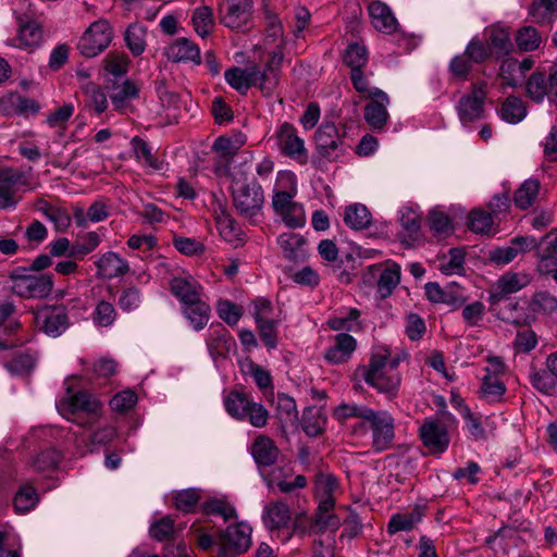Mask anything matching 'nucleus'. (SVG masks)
Here are the masks:
<instances>
[{"instance_id": "1", "label": "nucleus", "mask_w": 557, "mask_h": 557, "mask_svg": "<svg viewBox=\"0 0 557 557\" xmlns=\"http://www.w3.org/2000/svg\"><path fill=\"white\" fill-rule=\"evenodd\" d=\"M252 171V162L248 160L235 165L231 173L230 188L236 213L251 224H257L262 218L264 193Z\"/></svg>"}, {"instance_id": "2", "label": "nucleus", "mask_w": 557, "mask_h": 557, "mask_svg": "<svg viewBox=\"0 0 557 557\" xmlns=\"http://www.w3.org/2000/svg\"><path fill=\"white\" fill-rule=\"evenodd\" d=\"M399 359L392 358L388 351L373 352L369 364L362 367L361 376L364 382L379 393L394 398L399 389L401 377L398 371Z\"/></svg>"}, {"instance_id": "3", "label": "nucleus", "mask_w": 557, "mask_h": 557, "mask_svg": "<svg viewBox=\"0 0 557 557\" xmlns=\"http://www.w3.org/2000/svg\"><path fill=\"white\" fill-rule=\"evenodd\" d=\"M371 432L372 449L382 453L393 446L395 440V419L386 410L370 409L363 422L352 425V434L364 436Z\"/></svg>"}, {"instance_id": "4", "label": "nucleus", "mask_w": 557, "mask_h": 557, "mask_svg": "<svg viewBox=\"0 0 557 557\" xmlns=\"http://www.w3.org/2000/svg\"><path fill=\"white\" fill-rule=\"evenodd\" d=\"M8 278L12 283V292L25 299L48 297L53 288L52 275L32 274L25 267L14 268Z\"/></svg>"}, {"instance_id": "5", "label": "nucleus", "mask_w": 557, "mask_h": 557, "mask_svg": "<svg viewBox=\"0 0 557 557\" xmlns=\"http://www.w3.org/2000/svg\"><path fill=\"white\" fill-rule=\"evenodd\" d=\"M525 96L535 103H542L545 98L557 108V65L546 72L536 70L524 82Z\"/></svg>"}, {"instance_id": "6", "label": "nucleus", "mask_w": 557, "mask_h": 557, "mask_svg": "<svg viewBox=\"0 0 557 557\" xmlns=\"http://www.w3.org/2000/svg\"><path fill=\"white\" fill-rule=\"evenodd\" d=\"M113 29L107 20H98L89 25L78 40L77 49L85 58H94L111 44Z\"/></svg>"}, {"instance_id": "7", "label": "nucleus", "mask_w": 557, "mask_h": 557, "mask_svg": "<svg viewBox=\"0 0 557 557\" xmlns=\"http://www.w3.org/2000/svg\"><path fill=\"white\" fill-rule=\"evenodd\" d=\"M67 394L69 396L61 400L60 409L71 414L87 413V421L79 422L82 426L91 425L101 416L102 403L92 394L86 391L72 393L70 387H67Z\"/></svg>"}, {"instance_id": "8", "label": "nucleus", "mask_w": 557, "mask_h": 557, "mask_svg": "<svg viewBox=\"0 0 557 557\" xmlns=\"http://www.w3.org/2000/svg\"><path fill=\"white\" fill-rule=\"evenodd\" d=\"M314 141L318 152L331 161H336L341 156H344L350 147L332 122L323 123L317 129Z\"/></svg>"}, {"instance_id": "9", "label": "nucleus", "mask_w": 557, "mask_h": 557, "mask_svg": "<svg viewBox=\"0 0 557 557\" xmlns=\"http://www.w3.org/2000/svg\"><path fill=\"white\" fill-rule=\"evenodd\" d=\"M38 331L50 337H59L70 326V318L64 306H44L34 313Z\"/></svg>"}, {"instance_id": "10", "label": "nucleus", "mask_w": 557, "mask_h": 557, "mask_svg": "<svg viewBox=\"0 0 557 557\" xmlns=\"http://www.w3.org/2000/svg\"><path fill=\"white\" fill-rule=\"evenodd\" d=\"M420 440L430 455L444 454L450 444L447 425L437 418H426L419 429Z\"/></svg>"}, {"instance_id": "11", "label": "nucleus", "mask_w": 557, "mask_h": 557, "mask_svg": "<svg viewBox=\"0 0 557 557\" xmlns=\"http://www.w3.org/2000/svg\"><path fill=\"white\" fill-rule=\"evenodd\" d=\"M251 528L243 522L227 527L215 557H236L251 545Z\"/></svg>"}, {"instance_id": "12", "label": "nucleus", "mask_w": 557, "mask_h": 557, "mask_svg": "<svg viewBox=\"0 0 557 557\" xmlns=\"http://www.w3.org/2000/svg\"><path fill=\"white\" fill-rule=\"evenodd\" d=\"M485 86V83L474 84L471 92L463 95L458 101L456 110L463 125L484 117Z\"/></svg>"}, {"instance_id": "13", "label": "nucleus", "mask_w": 557, "mask_h": 557, "mask_svg": "<svg viewBox=\"0 0 557 557\" xmlns=\"http://www.w3.org/2000/svg\"><path fill=\"white\" fill-rule=\"evenodd\" d=\"M374 280H377V292L381 297H388L400 282L399 267L394 264L382 269L380 264L370 265L363 274V282L371 283Z\"/></svg>"}, {"instance_id": "14", "label": "nucleus", "mask_w": 557, "mask_h": 557, "mask_svg": "<svg viewBox=\"0 0 557 557\" xmlns=\"http://www.w3.org/2000/svg\"><path fill=\"white\" fill-rule=\"evenodd\" d=\"M163 55L173 63L191 62L196 65L201 63L200 49L198 45L185 37H180L163 49Z\"/></svg>"}, {"instance_id": "15", "label": "nucleus", "mask_w": 557, "mask_h": 557, "mask_svg": "<svg viewBox=\"0 0 557 557\" xmlns=\"http://www.w3.org/2000/svg\"><path fill=\"white\" fill-rule=\"evenodd\" d=\"M171 294L180 307L202 297L203 286L189 273L173 276L169 283Z\"/></svg>"}, {"instance_id": "16", "label": "nucleus", "mask_w": 557, "mask_h": 557, "mask_svg": "<svg viewBox=\"0 0 557 557\" xmlns=\"http://www.w3.org/2000/svg\"><path fill=\"white\" fill-rule=\"evenodd\" d=\"M357 348V341L348 333L342 332L332 338V344L324 351V359L330 364H343L349 361Z\"/></svg>"}, {"instance_id": "17", "label": "nucleus", "mask_w": 557, "mask_h": 557, "mask_svg": "<svg viewBox=\"0 0 557 557\" xmlns=\"http://www.w3.org/2000/svg\"><path fill=\"white\" fill-rule=\"evenodd\" d=\"M95 265L96 275L103 280L121 277L129 272V264L127 260L114 251H107L102 253L95 261Z\"/></svg>"}, {"instance_id": "18", "label": "nucleus", "mask_w": 557, "mask_h": 557, "mask_svg": "<svg viewBox=\"0 0 557 557\" xmlns=\"http://www.w3.org/2000/svg\"><path fill=\"white\" fill-rule=\"evenodd\" d=\"M18 24L17 36L12 39V46L17 48H37L42 40L41 25L26 16H16Z\"/></svg>"}, {"instance_id": "19", "label": "nucleus", "mask_w": 557, "mask_h": 557, "mask_svg": "<svg viewBox=\"0 0 557 557\" xmlns=\"http://www.w3.org/2000/svg\"><path fill=\"white\" fill-rule=\"evenodd\" d=\"M276 243L286 260L300 263L307 259V239L302 235L285 232L278 235Z\"/></svg>"}, {"instance_id": "20", "label": "nucleus", "mask_w": 557, "mask_h": 557, "mask_svg": "<svg viewBox=\"0 0 557 557\" xmlns=\"http://www.w3.org/2000/svg\"><path fill=\"white\" fill-rule=\"evenodd\" d=\"M277 144L282 152L294 159H306V148L304 140L297 136L296 128L285 122L277 132Z\"/></svg>"}, {"instance_id": "21", "label": "nucleus", "mask_w": 557, "mask_h": 557, "mask_svg": "<svg viewBox=\"0 0 557 557\" xmlns=\"http://www.w3.org/2000/svg\"><path fill=\"white\" fill-rule=\"evenodd\" d=\"M207 346L211 356L225 357L236 346V342L223 324L216 323L210 326Z\"/></svg>"}, {"instance_id": "22", "label": "nucleus", "mask_w": 557, "mask_h": 557, "mask_svg": "<svg viewBox=\"0 0 557 557\" xmlns=\"http://www.w3.org/2000/svg\"><path fill=\"white\" fill-rule=\"evenodd\" d=\"M23 180V173L13 168L0 169V209L14 208L15 187Z\"/></svg>"}, {"instance_id": "23", "label": "nucleus", "mask_w": 557, "mask_h": 557, "mask_svg": "<svg viewBox=\"0 0 557 557\" xmlns=\"http://www.w3.org/2000/svg\"><path fill=\"white\" fill-rule=\"evenodd\" d=\"M180 309L196 332L203 330L210 320L211 308L202 297L181 306Z\"/></svg>"}, {"instance_id": "24", "label": "nucleus", "mask_w": 557, "mask_h": 557, "mask_svg": "<svg viewBox=\"0 0 557 557\" xmlns=\"http://www.w3.org/2000/svg\"><path fill=\"white\" fill-rule=\"evenodd\" d=\"M250 451L258 467L273 466L280 455L275 442L267 435H258L251 445Z\"/></svg>"}, {"instance_id": "25", "label": "nucleus", "mask_w": 557, "mask_h": 557, "mask_svg": "<svg viewBox=\"0 0 557 557\" xmlns=\"http://www.w3.org/2000/svg\"><path fill=\"white\" fill-rule=\"evenodd\" d=\"M252 2H233L224 10L220 8L221 22L228 28L240 29L247 25L252 14Z\"/></svg>"}, {"instance_id": "26", "label": "nucleus", "mask_w": 557, "mask_h": 557, "mask_svg": "<svg viewBox=\"0 0 557 557\" xmlns=\"http://www.w3.org/2000/svg\"><path fill=\"white\" fill-rule=\"evenodd\" d=\"M484 36L485 42L495 59L508 55L513 49L510 34L506 28L492 26L485 30Z\"/></svg>"}, {"instance_id": "27", "label": "nucleus", "mask_w": 557, "mask_h": 557, "mask_svg": "<svg viewBox=\"0 0 557 557\" xmlns=\"http://www.w3.org/2000/svg\"><path fill=\"white\" fill-rule=\"evenodd\" d=\"M368 11L372 25L380 32L392 34L398 23L386 2H370Z\"/></svg>"}, {"instance_id": "28", "label": "nucleus", "mask_w": 557, "mask_h": 557, "mask_svg": "<svg viewBox=\"0 0 557 557\" xmlns=\"http://www.w3.org/2000/svg\"><path fill=\"white\" fill-rule=\"evenodd\" d=\"M388 103V97L387 101L380 98H372V100L364 107V120L373 131H381L386 125L389 117L386 108Z\"/></svg>"}, {"instance_id": "29", "label": "nucleus", "mask_w": 557, "mask_h": 557, "mask_svg": "<svg viewBox=\"0 0 557 557\" xmlns=\"http://www.w3.org/2000/svg\"><path fill=\"white\" fill-rule=\"evenodd\" d=\"M147 27L137 22L131 23L124 32V41L133 57L141 55L147 47Z\"/></svg>"}, {"instance_id": "30", "label": "nucleus", "mask_w": 557, "mask_h": 557, "mask_svg": "<svg viewBox=\"0 0 557 557\" xmlns=\"http://www.w3.org/2000/svg\"><path fill=\"white\" fill-rule=\"evenodd\" d=\"M252 400L244 392L230 391L224 397V407L227 413L236 420L245 421L247 410Z\"/></svg>"}, {"instance_id": "31", "label": "nucleus", "mask_w": 557, "mask_h": 557, "mask_svg": "<svg viewBox=\"0 0 557 557\" xmlns=\"http://www.w3.org/2000/svg\"><path fill=\"white\" fill-rule=\"evenodd\" d=\"M529 310L535 315L552 317L557 313V297L548 290L535 292L530 298Z\"/></svg>"}, {"instance_id": "32", "label": "nucleus", "mask_w": 557, "mask_h": 557, "mask_svg": "<svg viewBox=\"0 0 557 557\" xmlns=\"http://www.w3.org/2000/svg\"><path fill=\"white\" fill-rule=\"evenodd\" d=\"M253 72H251V66L246 69H240L237 66H233L225 71L224 77L226 83L236 91L242 95H246L247 91L252 87L255 82L252 81Z\"/></svg>"}, {"instance_id": "33", "label": "nucleus", "mask_w": 557, "mask_h": 557, "mask_svg": "<svg viewBox=\"0 0 557 557\" xmlns=\"http://www.w3.org/2000/svg\"><path fill=\"white\" fill-rule=\"evenodd\" d=\"M344 222L355 231L368 228L372 222L370 210L362 203H352L346 207Z\"/></svg>"}, {"instance_id": "34", "label": "nucleus", "mask_w": 557, "mask_h": 557, "mask_svg": "<svg viewBox=\"0 0 557 557\" xmlns=\"http://www.w3.org/2000/svg\"><path fill=\"white\" fill-rule=\"evenodd\" d=\"M276 416L283 428L296 426L298 424V410L295 399L287 394H278Z\"/></svg>"}, {"instance_id": "35", "label": "nucleus", "mask_w": 557, "mask_h": 557, "mask_svg": "<svg viewBox=\"0 0 557 557\" xmlns=\"http://www.w3.org/2000/svg\"><path fill=\"white\" fill-rule=\"evenodd\" d=\"M263 520L271 530L286 527L290 520L289 507L282 502L271 504L264 508Z\"/></svg>"}, {"instance_id": "36", "label": "nucleus", "mask_w": 557, "mask_h": 557, "mask_svg": "<svg viewBox=\"0 0 557 557\" xmlns=\"http://www.w3.org/2000/svg\"><path fill=\"white\" fill-rule=\"evenodd\" d=\"M325 424L326 417L321 409L307 407L304 410L301 425L308 436L315 437L322 434L325 430Z\"/></svg>"}, {"instance_id": "37", "label": "nucleus", "mask_w": 557, "mask_h": 557, "mask_svg": "<svg viewBox=\"0 0 557 557\" xmlns=\"http://www.w3.org/2000/svg\"><path fill=\"white\" fill-rule=\"evenodd\" d=\"M530 384L543 395H554L557 389V377L545 367V369H533L529 374Z\"/></svg>"}, {"instance_id": "38", "label": "nucleus", "mask_w": 557, "mask_h": 557, "mask_svg": "<svg viewBox=\"0 0 557 557\" xmlns=\"http://www.w3.org/2000/svg\"><path fill=\"white\" fill-rule=\"evenodd\" d=\"M251 72L257 74L252 77V81L255 82L252 87H258L267 97L272 96L278 85V71L272 70L271 66H265V69L261 71L255 65L251 66Z\"/></svg>"}, {"instance_id": "39", "label": "nucleus", "mask_w": 557, "mask_h": 557, "mask_svg": "<svg viewBox=\"0 0 557 557\" xmlns=\"http://www.w3.org/2000/svg\"><path fill=\"white\" fill-rule=\"evenodd\" d=\"M540 187L541 185L537 180L530 178L524 181L515 193V205L521 210L532 207L539 196Z\"/></svg>"}, {"instance_id": "40", "label": "nucleus", "mask_w": 557, "mask_h": 557, "mask_svg": "<svg viewBox=\"0 0 557 557\" xmlns=\"http://www.w3.org/2000/svg\"><path fill=\"white\" fill-rule=\"evenodd\" d=\"M38 502L39 495L36 488L32 484L25 483L16 491L13 498V507L16 512L25 513L35 508Z\"/></svg>"}, {"instance_id": "41", "label": "nucleus", "mask_w": 557, "mask_h": 557, "mask_svg": "<svg viewBox=\"0 0 557 557\" xmlns=\"http://www.w3.org/2000/svg\"><path fill=\"white\" fill-rule=\"evenodd\" d=\"M61 458L62 456L59 450L47 448L35 456L32 467L34 471L46 474L58 468Z\"/></svg>"}, {"instance_id": "42", "label": "nucleus", "mask_w": 557, "mask_h": 557, "mask_svg": "<svg viewBox=\"0 0 557 557\" xmlns=\"http://www.w3.org/2000/svg\"><path fill=\"white\" fill-rule=\"evenodd\" d=\"M139 96L138 86L131 79H125L117 91L111 95V102L119 112H124L127 108V101L137 99Z\"/></svg>"}, {"instance_id": "43", "label": "nucleus", "mask_w": 557, "mask_h": 557, "mask_svg": "<svg viewBox=\"0 0 557 557\" xmlns=\"http://www.w3.org/2000/svg\"><path fill=\"white\" fill-rule=\"evenodd\" d=\"M257 329L259 332L260 339L264 346L271 350L275 349L278 344L277 339V326L278 322L271 318H260L257 314Z\"/></svg>"}, {"instance_id": "44", "label": "nucleus", "mask_w": 557, "mask_h": 557, "mask_svg": "<svg viewBox=\"0 0 557 557\" xmlns=\"http://www.w3.org/2000/svg\"><path fill=\"white\" fill-rule=\"evenodd\" d=\"M527 115L524 102L515 96L508 97L500 109V116L504 121L516 124L522 121Z\"/></svg>"}, {"instance_id": "45", "label": "nucleus", "mask_w": 557, "mask_h": 557, "mask_svg": "<svg viewBox=\"0 0 557 557\" xmlns=\"http://www.w3.org/2000/svg\"><path fill=\"white\" fill-rule=\"evenodd\" d=\"M360 311L356 308L349 309L345 317H333L327 321V325L331 330L342 332H357L361 329L359 321Z\"/></svg>"}, {"instance_id": "46", "label": "nucleus", "mask_w": 557, "mask_h": 557, "mask_svg": "<svg viewBox=\"0 0 557 557\" xmlns=\"http://www.w3.org/2000/svg\"><path fill=\"white\" fill-rule=\"evenodd\" d=\"M521 309L520 302L516 298L510 297L494 312L500 320L507 323L523 325L528 323V318H524L519 312Z\"/></svg>"}, {"instance_id": "47", "label": "nucleus", "mask_w": 557, "mask_h": 557, "mask_svg": "<svg viewBox=\"0 0 557 557\" xmlns=\"http://www.w3.org/2000/svg\"><path fill=\"white\" fill-rule=\"evenodd\" d=\"M195 32L202 38L207 37L214 25L213 13L211 8L201 5L197 8L191 17Z\"/></svg>"}, {"instance_id": "48", "label": "nucleus", "mask_w": 557, "mask_h": 557, "mask_svg": "<svg viewBox=\"0 0 557 557\" xmlns=\"http://www.w3.org/2000/svg\"><path fill=\"white\" fill-rule=\"evenodd\" d=\"M465 251L461 248H450L448 257H443L440 271L445 275L461 274L465 271Z\"/></svg>"}, {"instance_id": "49", "label": "nucleus", "mask_w": 557, "mask_h": 557, "mask_svg": "<svg viewBox=\"0 0 557 557\" xmlns=\"http://www.w3.org/2000/svg\"><path fill=\"white\" fill-rule=\"evenodd\" d=\"M101 243L100 236L96 232H88L81 236L72 246L69 251L70 257L84 258L94 251Z\"/></svg>"}, {"instance_id": "50", "label": "nucleus", "mask_w": 557, "mask_h": 557, "mask_svg": "<svg viewBox=\"0 0 557 557\" xmlns=\"http://www.w3.org/2000/svg\"><path fill=\"white\" fill-rule=\"evenodd\" d=\"M350 79L354 88L368 98H380L387 101V94L380 88L369 86V81L364 76L362 69L350 71Z\"/></svg>"}, {"instance_id": "51", "label": "nucleus", "mask_w": 557, "mask_h": 557, "mask_svg": "<svg viewBox=\"0 0 557 557\" xmlns=\"http://www.w3.org/2000/svg\"><path fill=\"white\" fill-rule=\"evenodd\" d=\"M400 224L403 231L406 233V237L409 240H417L420 236L421 218L420 215L410 208L400 210Z\"/></svg>"}, {"instance_id": "52", "label": "nucleus", "mask_w": 557, "mask_h": 557, "mask_svg": "<svg viewBox=\"0 0 557 557\" xmlns=\"http://www.w3.org/2000/svg\"><path fill=\"white\" fill-rule=\"evenodd\" d=\"M481 393L490 403H497L503 399L506 385L497 376L487 374L482 379Z\"/></svg>"}, {"instance_id": "53", "label": "nucleus", "mask_w": 557, "mask_h": 557, "mask_svg": "<svg viewBox=\"0 0 557 557\" xmlns=\"http://www.w3.org/2000/svg\"><path fill=\"white\" fill-rule=\"evenodd\" d=\"M370 409L371 408L366 405H358L355 403L354 404L343 403L334 409L333 416L339 422H344L350 418H357L358 422H363V420L367 417V414L369 413Z\"/></svg>"}, {"instance_id": "54", "label": "nucleus", "mask_w": 557, "mask_h": 557, "mask_svg": "<svg viewBox=\"0 0 557 557\" xmlns=\"http://www.w3.org/2000/svg\"><path fill=\"white\" fill-rule=\"evenodd\" d=\"M494 225L493 214L482 209H473L468 218V226L474 233L488 234Z\"/></svg>"}, {"instance_id": "55", "label": "nucleus", "mask_w": 557, "mask_h": 557, "mask_svg": "<svg viewBox=\"0 0 557 557\" xmlns=\"http://www.w3.org/2000/svg\"><path fill=\"white\" fill-rule=\"evenodd\" d=\"M86 107L98 115L108 109V99L104 91L96 84H88L85 88Z\"/></svg>"}, {"instance_id": "56", "label": "nucleus", "mask_w": 557, "mask_h": 557, "mask_svg": "<svg viewBox=\"0 0 557 557\" xmlns=\"http://www.w3.org/2000/svg\"><path fill=\"white\" fill-rule=\"evenodd\" d=\"M368 62V50L358 42L350 44L344 54V63L350 71L361 70Z\"/></svg>"}, {"instance_id": "57", "label": "nucleus", "mask_w": 557, "mask_h": 557, "mask_svg": "<svg viewBox=\"0 0 557 557\" xmlns=\"http://www.w3.org/2000/svg\"><path fill=\"white\" fill-rule=\"evenodd\" d=\"M516 42L520 50L533 51L540 47L542 37L536 28L523 26L517 32Z\"/></svg>"}, {"instance_id": "58", "label": "nucleus", "mask_w": 557, "mask_h": 557, "mask_svg": "<svg viewBox=\"0 0 557 557\" xmlns=\"http://www.w3.org/2000/svg\"><path fill=\"white\" fill-rule=\"evenodd\" d=\"M202 512L209 516H221L224 521L236 518V509L227 502L212 498L202 504Z\"/></svg>"}, {"instance_id": "59", "label": "nucleus", "mask_w": 557, "mask_h": 557, "mask_svg": "<svg viewBox=\"0 0 557 557\" xmlns=\"http://www.w3.org/2000/svg\"><path fill=\"white\" fill-rule=\"evenodd\" d=\"M131 146L137 160H144L146 164L154 170H161V164L152 154V147L139 136L131 139Z\"/></svg>"}, {"instance_id": "60", "label": "nucleus", "mask_w": 557, "mask_h": 557, "mask_svg": "<svg viewBox=\"0 0 557 557\" xmlns=\"http://www.w3.org/2000/svg\"><path fill=\"white\" fill-rule=\"evenodd\" d=\"M39 210L49 219L59 231L66 230L71 224V216L66 210L53 207L46 201L41 202Z\"/></svg>"}, {"instance_id": "61", "label": "nucleus", "mask_w": 557, "mask_h": 557, "mask_svg": "<svg viewBox=\"0 0 557 557\" xmlns=\"http://www.w3.org/2000/svg\"><path fill=\"white\" fill-rule=\"evenodd\" d=\"M216 312L220 319H222L230 326L237 324L243 315L240 306L234 304L228 299H220L216 304Z\"/></svg>"}, {"instance_id": "62", "label": "nucleus", "mask_w": 557, "mask_h": 557, "mask_svg": "<svg viewBox=\"0 0 557 557\" xmlns=\"http://www.w3.org/2000/svg\"><path fill=\"white\" fill-rule=\"evenodd\" d=\"M556 11L557 2H532L529 7V14L541 25L550 23Z\"/></svg>"}, {"instance_id": "63", "label": "nucleus", "mask_w": 557, "mask_h": 557, "mask_svg": "<svg viewBox=\"0 0 557 557\" xmlns=\"http://www.w3.org/2000/svg\"><path fill=\"white\" fill-rule=\"evenodd\" d=\"M463 52L474 64H481L490 58H493L490 47H487L485 41L479 39L478 37H473L468 42Z\"/></svg>"}, {"instance_id": "64", "label": "nucleus", "mask_w": 557, "mask_h": 557, "mask_svg": "<svg viewBox=\"0 0 557 557\" xmlns=\"http://www.w3.org/2000/svg\"><path fill=\"white\" fill-rule=\"evenodd\" d=\"M92 319L98 326H111L116 319V310L111 302L101 300L95 308Z\"/></svg>"}]
</instances>
